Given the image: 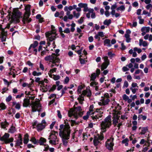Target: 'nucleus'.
I'll use <instances>...</instances> for the list:
<instances>
[{
  "label": "nucleus",
  "mask_w": 152,
  "mask_h": 152,
  "mask_svg": "<svg viewBox=\"0 0 152 152\" xmlns=\"http://www.w3.org/2000/svg\"><path fill=\"white\" fill-rule=\"evenodd\" d=\"M29 16H28H28H26V15L24 14V17L23 18L22 20V22L24 24H25L26 23H29L31 21V19L30 18L28 19Z\"/></svg>",
  "instance_id": "obj_23"
},
{
  "label": "nucleus",
  "mask_w": 152,
  "mask_h": 152,
  "mask_svg": "<svg viewBox=\"0 0 152 152\" xmlns=\"http://www.w3.org/2000/svg\"><path fill=\"white\" fill-rule=\"evenodd\" d=\"M9 124V123L5 121L4 122L1 123V126L2 128L5 129L8 126Z\"/></svg>",
  "instance_id": "obj_32"
},
{
  "label": "nucleus",
  "mask_w": 152,
  "mask_h": 152,
  "mask_svg": "<svg viewBox=\"0 0 152 152\" xmlns=\"http://www.w3.org/2000/svg\"><path fill=\"white\" fill-rule=\"evenodd\" d=\"M12 104L13 106L15 105V108L19 110L20 108V105L19 103H16L15 102H12Z\"/></svg>",
  "instance_id": "obj_35"
},
{
  "label": "nucleus",
  "mask_w": 152,
  "mask_h": 152,
  "mask_svg": "<svg viewBox=\"0 0 152 152\" xmlns=\"http://www.w3.org/2000/svg\"><path fill=\"white\" fill-rule=\"evenodd\" d=\"M46 37L47 38V41H52L56 38V34L55 32H48L45 34Z\"/></svg>",
  "instance_id": "obj_16"
},
{
  "label": "nucleus",
  "mask_w": 152,
  "mask_h": 152,
  "mask_svg": "<svg viewBox=\"0 0 152 152\" xmlns=\"http://www.w3.org/2000/svg\"><path fill=\"white\" fill-rule=\"evenodd\" d=\"M148 126L141 128L140 127L139 129H141V132L140 133L141 134H144L148 131Z\"/></svg>",
  "instance_id": "obj_27"
},
{
  "label": "nucleus",
  "mask_w": 152,
  "mask_h": 152,
  "mask_svg": "<svg viewBox=\"0 0 152 152\" xmlns=\"http://www.w3.org/2000/svg\"><path fill=\"white\" fill-rule=\"evenodd\" d=\"M150 30V28L149 27H143L141 29L142 31H145L146 33L149 32Z\"/></svg>",
  "instance_id": "obj_33"
},
{
  "label": "nucleus",
  "mask_w": 152,
  "mask_h": 152,
  "mask_svg": "<svg viewBox=\"0 0 152 152\" xmlns=\"http://www.w3.org/2000/svg\"><path fill=\"white\" fill-rule=\"evenodd\" d=\"M133 50L131 49L129 51V53L130 54H132V56L133 57H135L137 56V54L136 52L135 51L133 52Z\"/></svg>",
  "instance_id": "obj_30"
},
{
  "label": "nucleus",
  "mask_w": 152,
  "mask_h": 152,
  "mask_svg": "<svg viewBox=\"0 0 152 152\" xmlns=\"http://www.w3.org/2000/svg\"><path fill=\"white\" fill-rule=\"evenodd\" d=\"M85 86L84 85H82L78 87L77 89V92L79 94H80L82 89Z\"/></svg>",
  "instance_id": "obj_42"
},
{
  "label": "nucleus",
  "mask_w": 152,
  "mask_h": 152,
  "mask_svg": "<svg viewBox=\"0 0 152 152\" xmlns=\"http://www.w3.org/2000/svg\"><path fill=\"white\" fill-rule=\"evenodd\" d=\"M111 116L109 115L106 117L104 121L101 124V129L102 132L106 131L107 129H109L112 124Z\"/></svg>",
  "instance_id": "obj_5"
},
{
  "label": "nucleus",
  "mask_w": 152,
  "mask_h": 152,
  "mask_svg": "<svg viewBox=\"0 0 152 152\" xmlns=\"http://www.w3.org/2000/svg\"><path fill=\"white\" fill-rule=\"evenodd\" d=\"M11 16V21L12 22L18 23L20 21L19 19L21 16V12L17 9H13Z\"/></svg>",
  "instance_id": "obj_8"
},
{
  "label": "nucleus",
  "mask_w": 152,
  "mask_h": 152,
  "mask_svg": "<svg viewBox=\"0 0 152 152\" xmlns=\"http://www.w3.org/2000/svg\"><path fill=\"white\" fill-rule=\"evenodd\" d=\"M49 77L53 78L54 80H59L60 78V77L59 75H51Z\"/></svg>",
  "instance_id": "obj_40"
},
{
  "label": "nucleus",
  "mask_w": 152,
  "mask_h": 152,
  "mask_svg": "<svg viewBox=\"0 0 152 152\" xmlns=\"http://www.w3.org/2000/svg\"><path fill=\"white\" fill-rule=\"evenodd\" d=\"M103 112L101 111L100 109H97L94 112L93 116H91L92 119L94 121H96L99 118H101L102 116Z\"/></svg>",
  "instance_id": "obj_11"
},
{
  "label": "nucleus",
  "mask_w": 152,
  "mask_h": 152,
  "mask_svg": "<svg viewBox=\"0 0 152 152\" xmlns=\"http://www.w3.org/2000/svg\"><path fill=\"white\" fill-rule=\"evenodd\" d=\"M130 89L132 91L133 94H135L138 90V88H130Z\"/></svg>",
  "instance_id": "obj_58"
},
{
  "label": "nucleus",
  "mask_w": 152,
  "mask_h": 152,
  "mask_svg": "<svg viewBox=\"0 0 152 152\" xmlns=\"http://www.w3.org/2000/svg\"><path fill=\"white\" fill-rule=\"evenodd\" d=\"M97 76H98L95 73L92 74L91 75V80L94 81Z\"/></svg>",
  "instance_id": "obj_44"
},
{
  "label": "nucleus",
  "mask_w": 152,
  "mask_h": 152,
  "mask_svg": "<svg viewBox=\"0 0 152 152\" xmlns=\"http://www.w3.org/2000/svg\"><path fill=\"white\" fill-rule=\"evenodd\" d=\"M114 140L113 138L110 137V139H107L105 142V146L109 150H111L113 149V147L114 145Z\"/></svg>",
  "instance_id": "obj_13"
},
{
  "label": "nucleus",
  "mask_w": 152,
  "mask_h": 152,
  "mask_svg": "<svg viewBox=\"0 0 152 152\" xmlns=\"http://www.w3.org/2000/svg\"><path fill=\"white\" fill-rule=\"evenodd\" d=\"M12 99V96L10 95H9L6 99V101L7 102H10Z\"/></svg>",
  "instance_id": "obj_62"
},
{
  "label": "nucleus",
  "mask_w": 152,
  "mask_h": 152,
  "mask_svg": "<svg viewBox=\"0 0 152 152\" xmlns=\"http://www.w3.org/2000/svg\"><path fill=\"white\" fill-rule=\"evenodd\" d=\"M138 19H139V23L140 24H142L144 23V19L142 18V17L139 16L138 17Z\"/></svg>",
  "instance_id": "obj_53"
},
{
  "label": "nucleus",
  "mask_w": 152,
  "mask_h": 152,
  "mask_svg": "<svg viewBox=\"0 0 152 152\" xmlns=\"http://www.w3.org/2000/svg\"><path fill=\"white\" fill-rule=\"evenodd\" d=\"M69 125L66 124L64 125L61 124L60 125L59 135L62 138L63 145L65 147L67 146L69 139L70 130L69 129Z\"/></svg>",
  "instance_id": "obj_1"
},
{
  "label": "nucleus",
  "mask_w": 152,
  "mask_h": 152,
  "mask_svg": "<svg viewBox=\"0 0 152 152\" xmlns=\"http://www.w3.org/2000/svg\"><path fill=\"white\" fill-rule=\"evenodd\" d=\"M103 138L104 137L102 135L95 136L93 140V143L94 145L96 146L100 144L101 141L103 140Z\"/></svg>",
  "instance_id": "obj_17"
},
{
  "label": "nucleus",
  "mask_w": 152,
  "mask_h": 152,
  "mask_svg": "<svg viewBox=\"0 0 152 152\" xmlns=\"http://www.w3.org/2000/svg\"><path fill=\"white\" fill-rule=\"evenodd\" d=\"M32 111L35 112L37 111H40L41 109V106L39 101L32 102L31 103Z\"/></svg>",
  "instance_id": "obj_10"
},
{
  "label": "nucleus",
  "mask_w": 152,
  "mask_h": 152,
  "mask_svg": "<svg viewBox=\"0 0 152 152\" xmlns=\"http://www.w3.org/2000/svg\"><path fill=\"white\" fill-rule=\"evenodd\" d=\"M31 84H28L26 83H23L22 84V86L23 87H28L29 88L31 87Z\"/></svg>",
  "instance_id": "obj_60"
},
{
  "label": "nucleus",
  "mask_w": 152,
  "mask_h": 152,
  "mask_svg": "<svg viewBox=\"0 0 152 152\" xmlns=\"http://www.w3.org/2000/svg\"><path fill=\"white\" fill-rule=\"evenodd\" d=\"M60 61V60L59 59H56L54 61L52 62V64H51L50 65V67L51 68H52L54 66H58L59 65V64H57V63H59Z\"/></svg>",
  "instance_id": "obj_28"
},
{
  "label": "nucleus",
  "mask_w": 152,
  "mask_h": 152,
  "mask_svg": "<svg viewBox=\"0 0 152 152\" xmlns=\"http://www.w3.org/2000/svg\"><path fill=\"white\" fill-rule=\"evenodd\" d=\"M109 98V94L107 93L104 94L103 96H102V99L98 103V104L100 106H105L108 104L110 101Z\"/></svg>",
  "instance_id": "obj_9"
},
{
  "label": "nucleus",
  "mask_w": 152,
  "mask_h": 152,
  "mask_svg": "<svg viewBox=\"0 0 152 152\" xmlns=\"http://www.w3.org/2000/svg\"><path fill=\"white\" fill-rule=\"evenodd\" d=\"M40 84H41L40 86V90L42 92H46L48 91V86L46 85L44 83V82L43 81H40Z\"/></svg>",
  "instance_id": "obj_20"
},
{
  "label": "nucleus",
  "mask_w": 152,
  "mask_h": 152,
  "mask_svg": "<svg viewBox=\"0 0 152 152\" xmlns=\"http://www.w3.org/2000/svg\"><path fill=\"white\" fill-rule=\"evenodd\" d=\"M58 132L55 131L51 132L49 135L48 139L49 140V143L52 145H56L58 144L59 140L57 137Z\"/></svg>",
  "instance_id": "obj_7"
},
{
  "label": "nucleus",
  "mask_w": 152,
  "mask_h": 152,
  "mask_svg": "<svg viewBox=\"0 0 152 152\" xmlns=\"http://www.w3.org/2000/svg\"><path fill=\"white\" fill-rule=\"evenodd\" d=\"M59 59L58 57H57L55 53H53L51 55L47 56L44 58L46 61H48L51 62L54 61L56 59Z\"/></svg>",
  "instance_id": "obj_15"
},
{
  "label": "nucleus",
  "mask_w": 152,
  "mask_h": 152,
  "mask_svg": "<svg viewBox=\"0 0 152 152\" xmlns=\"http://www.w3.org/2000/svg\"><path fill=\"white\" fill-rule=\"evenodd\" d=\"M30 5H28L25 6V9L26 12L24 14L26 15V16L28 17V16L30 15Z\"/></svg>",
  "instance_id": "obj_22"
},
{
  "label": "nucleus",
  "mask_w": 152,
  "mask_h": 152,
  "mask_svg": "<svg viewBox=\"0 0 152 152\" xmlns=\"http://www.w3.org/2000/svg\"><path fill=\"white\" fill-rule=\"evenodd\" d=\"M125 37L126 38V41L127 42H130L131 39L130 38V35H124Z\"/></svg>",
  "instance_id": "obj_48"
},
{
  "label": "nucleus",
  "mask_w": 152,
  "mask_h": 152,
  "mask_svg": "<svg viewBox=\"0 0 152 152\" xmlns=\"http://www.w3.org/2000/svg\"><path fill=\"white\" fill-rule=\"evenodd\" d=\"M139 45L140 46L142 45L143 47H146L148 45V44L147 41H143L142 39H139Z\"/></svg>",
  "instance_id": "obj_26"
},
{
  "label": "nucleus",
  "mask_w": 152,
  "mask_h": 152,
  "mask_svg": "<svg viewBox=\"0 0 152 152\" xmlns=\"http://www.w3.org/2000/svg\"><path fill=\"white\" fill-rule=\"evenodd\" d=\"M30 141L35 144H37L38 142V140H37L34 137H32Z\"/></svg>",
  "instance_id": "obj_47"
},
{
  "label": "nucleus",
  "mask_w": 152,
  "mask_h": 152,
  "mask_svg": "<svg viewBox=\"0 0 152 152\" xmlns=\"http://www.w3.org/2000/svg\"><path fill=\"white\" fill-rule=\"evenodd\" d=\"M82 94L84 96H86L87 97L91 96V93L90 89V87H87L86 89L83 91Z\"/></svg>",
  "instance_id": "obj_19"
},
{
  "label": "nucleus",
  "mask_w": 152,
  "mask_h": 152,
  "mask_svg": "<svg viewBox=\"0 0 152 152\" xmlns=\"http://www.w3.org/2000/svg\"><path fill=\"white\" fill-rule=\"evenodd\" d=\"M77 6L76 5L73 6H70L69 7L65 6L64 8V10L66 12V15H65L63 18V20L65 22L67 21L68 19L72 20V19L73 15L71 14L70 11L73 10L75 9Z\"/></svg>",
  "instance_id": "obj_6"
},
{
  "label": "nucleus",
  "mask_w": 152,
  "mask_h": 152,
  "mask_svg": "<svg viewBox=\"0 0 152 152\" xmlns=\"http://www.w3.org/2000/svg\"><path fill=\"white\" fill-rule=\"evenodd\" d=\"M78 6L81 8H84L83 11L84 12H88L86 14V16L88 18H90V14L91 18L92 19H94L96 18L95 13L94 12V9L92 8H89L88 7V4L86 3H80L78 4Z\"/></svg>",
  "instance_id": "obj_4"
},
{
  "label": "nucleus",
  "mask_w": 152,
  "mask_h": 152,
  "mask_svg": "<svg viewBox=\"0 0 152 152\" xmlns=\"http://www.w3.org/2000/svg\"><path fill=\"white\" fill-rule=\"evenodd\" d=\"M117 6V3H115L113 5H112L111 6V10H115Z\"/></svg>",
  "instance_id": "obj_64"
},
{
  "label": "nucleus",
  "mask_w": 152,
  "mask_h": 152,
  "mask_svg": "<svg viewBox=\"0 0 152 152\" xmlns=\"http://www.w3.org/2000/svg\"><path fill=\"white\" fill-rule=\"evenodd\" d=\"M26 64L28 65L29 66L31 67V68H32L33 67L34 65L30 61H28L26 62Z\"/></svg>",
  "instance_id": "obj_57"
},
{
  "label": "nucleus",
  "mask_w": 152,
  "mask_h": 152,
  "mask_svg": "<svg viewBox=\"0 0 152 152\" xmlns=\"http://www.w3.org/2000/svg\"><path fill=\"white\" fill-rule=\"evenodd\" d=\"M16 131L15 127L12 126L9 129V132L11 133H13Z\"/></svg>",
  "instance_id": "obj_46"
},
{
  "label": "nucleus",
  "mask_w": 152,
  "mask_h": 152,
  "mask_svg": "<svg viewBox=\"0 0 152 152\" xmlns=\"http://www.w3.org/2000/svg\"><path fill=\"white\" fill-rule=\"evenodd\" d=\"M97 84L98 83L96 82L93 81L91 82L90 84V85L91 86L94 87L95 86H96Z\"/></svg>",
  "instance_id": "obj_61"
},
{
  "label": "nucleus",
  "mask_w": 152,
  "mask_h": 152,
  "mask_svg": "<svg viewBox=\"0 0 152 152\" xmlns=\"http://www.w3.org/2000/svg\"><path fill=\"white\" fill-rule=\"evenodd\" d=\"M84 17H81L78 20L77 22L80 24H82L84 21Z\"/></svg>",
  "instance_id": "obj_54"
},
{
  "label": "nucleus",
  "mask_w": 152,
  "mask_h": 152,
  "mask_svg": "<svg viewBox=\"0 0 152 152\" xmlns=\"http://www.w3.org/2000/svg\"><path fill=\"white\" fill-rule=\"evenodd\" d=\"M103 58L104 59V63H106L107 64H110V61L109 59H108V58L107 56H105L103 57Z\"/></svg>",
  "instance_id": "obj_51"
},
{
  "label": "nucleus",
  "mask_w": 152,
  "mask_h": 152,
  "mask_svg": "<svg viewBox=\"0 0 152 152\" xmlns=\"http://www.w3.org/2000/svg\"><path fill=\"white\" fill-rule=\"evenodd\" d=\"M109 64L103 62L101 66V70H103L104 69H106Z\"/></svg>",
  "instance_id": "obj_38"
},
{
  "label": "nucleus",
  "mask_w": 152,
  "mask_h": 152,
  "mask_svg": "<svg viewBox=\"0 0 152 152\" xmlns=\"http://www.w3.org/2000/svg\"><path fill=\"white\" fill-rule=\"evenodd\" d=\"M56 70L57 68H54L53 69H50L48 73L49 76H50L51 75H53L52 74V73L56 72Z\"/></svg>",
  "instance_id": "obj_39"
},
{
  "label": "nucleus",
  "mask_w": 152,
  "mask_h": 152,
  "mask_svg": "<svg viewBox=\"0 0 152 152\" xmlns=\"http://www.w3.org/2000/svg\"><path fill=\"white\" fill-rule=\"evenodd\" d=\"M104 45H106L107 47H110L111 45L110 44V41L109 39H106L104 41Z\"/></svg>",
  "instance_id": "obj_29"
},
{
  "label": "nucleus",
  "mask_w": 152,
  "mask_h": 152,
  "mask_svg": "<svg viewBox=\"0 0 152 152\" xmlns=\"http://www.w3.org/2000/svg\"><path fill=\"white\" fill-rule=\"evenodd\" d=\"M46 139L44 138L41 137L39 142V143L40 145H44V143L46 142Z\"/></svg>",
  "instance_id": "obj_36"
},
{
  "label": "nucleus",
  "mask_w": 152,
  "mask_h": 152,
  "mask_svg": "<svg viewBox=\"0 0 152 152\" xmlns=\"http://www.w3.org/2000/svg\"><path fill=\"white\" fill-rule=\"evenodd\" d=\"M111 23V21L110 19L108 20L106 19L103 22V24L105 25L109 26Z\"/></svg>",
  "instance_id": "obj_37"
},
{
  "label": "nucleus",
  "mask_w": 152,
  "mask_h": 152,
  "mask_svg": "<svg viewBox=\"0 0 152 152\" xmlns=\"http://www.w3.org/2000/svg\"><path fill=\"white\" fill-rule=\"evenodd\" d=\"M76 26L75 24L74 23H72L71 25V27L70 29V30L71 32H73L75 30V27Z\"/></svg>",
  "instance_id": "obj_50"
},
{
  "label": "nucleus",
  "mask_w": 152,
  "mask_h": 152,
  "mask_svg": "<svg viewBox=\"0 0 152 152\" xmlns=\"http://www.w3.org/2000/svg\"><path fill=\"white\" fill-rule=\"evenodd\" d=\"M112 107L113 108V124L114 126H115L117 125V124L120 121L119 119V115L121 114V112L120 111L121 107L119 104H117L115 101L112 103Z\"/></svg>",
  "instance_id": "obj_2"
},
{
  "label": "nucleus",
  "mask_w": 152,
  "mask_h": 152,
  "mask_svg": "<svg viewBox=\"0 0 152 152\" xmlns=\"http://www.w3.org/2000/svg\"><path fill=\"white\" fill-rule=\"evenodd\" d=\"M38 42L37 41H35L34 43L31 44L28 48V51L30 53L36 55L37 52V49L36 48L38 46Z\"/></svg>",
  "instance_id": "obj_12"
},
{
  "label": "nucleus",
  "mask_w": 152,
  "mask_h": 152,
  "mask_svg": "<svg viewBox=\"0 0 152 152\" xmlns=\"http://www.w3.org/2000/svg\"><path fill=\"white\" fill-rule=\"evenodd\" d=\"M122 97L124 100L125 101H126L128 99L129 97L125 94H124L122 96Z\"/></svg>",
  "instance_id": "obj_59"
},
{
  "label": "nucleus",
  "mask_w": 152,
  "mask_h": 152,
  "mask_svg": "<svg viewBox=\"0 0 152 152\" xmlns=\"http://www.w3.org/2000/svg\"><path fill=\"white\" fill-rule=\"evenodd\" d=\"M131 28L133 27H136L137 25V23L136 21L133 22L132 24L131 23L129 24Z\"/></svg>",
  "instance_id": "obj_56"
},
{
  "label": "nucleus",
  "mask_w": 152,
  "mask_h": 152,
  "mask_svg": "<svg viewBox=\"0 0 152 152\" xmlns=\"http://www.w3.org/2000/svg\"><path fill=\"white\" fill-rule=\"evenodd\" d=\"M79 60L80 63L81 64H84L86 62H87L86 60L83 58H81V57H80Z\"/></svg>",
  "instance_id": "obj_55"
},
{
  "label": "nucleus",
  "mask_w": 152,
  "mask_h": 152,
  "mask_svg": "<svg viewBox=\"0 0 152 152\" xmlns=\"http://www.w3.org/2000/svg\"><path fill=\"white\" fill-rule=\"evenodd\" d=\"M1 26V25H0V33L1 35V41L4 42L6 40L7 33L4 32V29L2 28Z\"/></svg>",
  "instance_id": "obj_18"
},
{
  "label": "nucleus",
  "mask_w": 152,
  "mask_h": 152,
  "mask_svg": "<svg viewBox=\"0 0 152 152\" xmlns=\"http://www.w3.org/2000/svg\"><path fill=\"white\" fill-rule=\"evenodd\" d=\"M136 87L137 88H138L137 83H133L132 84L131 87L130 88H135Z\"/></svg>",
  "instance_id": "obj_63"
},
{
  "label": "nucleus",
  "mask_w": 152,
  "mask_h": 152,
  "mask_svg": "<svg viewBox=\"0 0 152 152\" xmlns=\"http://www.w3.org/2000/svg\"><path fill=\"white\" fill-rule=\"evenodd\" d=\"M32 74L34 76H39L41 75L42 73L40 72H37L36 71H34L32 72Z\"/></svg>",
  "instance_id": "obj_52"
},
{
  "label": "nucleus",
  "mask_w": 152,
  "mask_h": 152,
  "mask_svg": "<svg viewBox=\"0 0 152 152\" xmlns=\"http://www.w3.org/2000/svg\"><path fill=\"white\" fill-rule=\"evenodd\" d=\"M129 141V139L128 138H126L122 141V144H125V145L127 146L128 145V142Z\"/></svg>",
  "instance_id": "obj_41"
},
{
  "label": "nucleus",
  "mask_w": 152,
  "mask_h": 152,
  "mask_svg": "<svg viewBox=\"0 0 152 152\" xmlns=\"http://www.w3.org/2000/svg\"><path fill=\"white\" fill-rule=\"evenodd\" d=\"M32 126L33 128L36 127L37 130L39 131L42 130L45 127V125L43 124H42L39 123L37 121H34L32 123Z\"/></svg>",
  "instance_id": "obj_14"
},
{
  "label": "nucleus",
  "mask_w": 152,
  "mask_h": 152,
  "mask_svg": "<svg viewBox=\"0 0 152 152\" xmlns=\"http://www.w3.org/2000/svg\"><path fill=\"white\" fill-rule=\"evenodd\" d=\"M73 16L77 19L78 18L80 15V12H76L75 11H73Z\"/></svg>",
  "instance_id": "obj_31"
},
{
  "label": "nucleus",
  "mask_w": 152,
  "mask_h": 152,
  "mask_svg": "<svg viewBox=\"0 0 152 152\" xmlns=\"http://www.w3.org/2000/svg\"><path fill=\"white\" fill-rule=\"evenodd\" d=\"M94 106L93 105H91L89 108V110L88 111L87 113L88 115L89 116L91 115V116H93V113H94Z\"/></svg>",
  "instance_id": "obj_24"
},
{
  "label": "nucleus",
  "mask_w": 152,
  "mask_h": 152,
  "mask_svg": "<svg viewBox=\"0 0 152 152\" xmlns=\"http://www.w3.org/2000/svg\"><path fill=\"white\" fill-rule=\"evenodd\" d=\"M28 135L27 134H25L23 142L25 144H26L28 142Z\"/></svg>",
  "instance_id": "obj_34"
},
{
  "label": "nucleus",
  "mask_w": 152,
  "mask_h": 152,
  "mask_svg": "<svg viewBox=\"0 0 152 152\" xmlns=\"http://www.w3.org/2000/svg\"><path fill=\"white\" fill-rule=\"evenodd\" d=\"M83 114V112L80 106L77 107L74 106L68 112V115L69 117L73 116L76 119L82 116Z\"/></svg>",
  "instance_id": "obj_3"
},
{
  "label": "nucleus",
  "mask_w": 152,
  "mask_h": 152,
  "mask_svg": "<svg viewBox=\"0 0 152 152\" xmlns=\"http://www.w3.org/2000/svg\"><path fill=\"white\" fill-rule=\"evenodd\" d=\"M6 107V106L4 103H1L0 104V110H4Z\"/></svg>",
  "instance_id": "obj_43"
},
{
  "label": "nucleus",
  "mask_w": 152,
  "mask_h": 152,
  "mask_svg": "<svg viewBox=\"0 0 152 152\" xmlns=\"http://www.w3.org/2000/svg\"><path fill=\"white\" fill-rule=\"evenodd\" d=\"M18 139L17 140L16 145L18 146H20L22 144V139L21 134H20L18 137Z\"/></svg>",
  "instance_id": "obj_25"
},
{
  "label": "nucleus",
  "mask_w": 152,
  "mask_h": 152,
  "mask_svg": "<svg viewBox=\"0 0 152 152\" xmlns=\"http://www.w3.org/2000/svg\"><path fill=\"white\" fill-rule=\"evenodd\" d=\"M138 118L139 120L142 118L143 121H145L147 117L145 115H138Z\"/></svg>",
  "instance_id": "obj_45"
},
{
  "label": "nucleus",
  "mask_w": 152,
  "mask_h": 152,
  "mask_svg": "<svg viewBox=\"0 0 152 152\" xmlns=\"http://www.w3.org/2000/svg\"><path fill=\"white\" fill-rule=\"evenodd\" d=\"M134 51H137L138 53H140L142 52V50L141 48H138L137 47H135L133 48Z\"/></svg>",
  "instance_id": "obj_49"
},
{
  "label": "nucleus",
  "mask_w": 152,
  "mask_h": 152,
  "mask_svg": "<svg viewBox=\"0 0 152 152\" xmlns=\"http://www.w3.org/2000/svg\"><path fill=\"white\" fill-rule=\"evenodd\" d=\"M30 104V100L28 98H25L23 100V107H27Z\"/></svg>",
  "instance_id": "obj_21"
}]
</instances>
